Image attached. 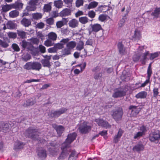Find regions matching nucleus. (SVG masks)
I'll return each instance as SVG.
<instances>
[{"label": "nucleus", "instance_id": "f257e3e1", "mask_svg": "<svg viewBox=\"0 0 160 160\" xmlns=\"http://www.w3.org/2000/svg\"><path fill=\"white\" fill-rule=\"evenodd\" d=\"M76 42L74 41H70L67 43L66 45V48L62 50L63 55L66 56L70 54L71 50L76 47Z\"/></svg>", "mask_w": 160, "mask_h": 160}, {"label": "nucleus", "instance_id": "f03ea898", "mask_svg": "<svg viewBox=\"0 0 160 160\" xmlns=\"http://www.w3.org/2000/svg\"><path fill=\"white\" fill-rule=\"evenodd\" d=\"M38 134L37 130L31 127L29 128L24 132V134L26 137L33 139L37 137Z\"/></svg>", "mask_w": 160, "mask_h": 160}, {"label": "nucleus", "instance_id": "7ed1b4c3", "mask_svg": "<svg viewBox=\"0 0 160 160\" xmlns=\"http://www.w3.org/2000/svg\"><path fill=\"white\" fill-rule=\"evenodd\" d=\"M91 128L90 124L88 122H84L80 124L79 130L81 133H85L90 131Z\"/></svg>", "mask_w": 160, "mask_h": 160}, {"label": "nucleus", "instance_id": "20e7f679", "mask_svg": "<svg viewBox=\"0 0 160 160\" xmlns=\"http://www.w3.org/2000/svg\"><path fill=\"white\" fill-rule=\"evenodd\" d=\"M123 114V112L121 108H119L112 111V116L116 121L121 119Z\"/></svg>", "mask_w": 160, "mask_h": 160}, {"label": "nucleus", "instance_id": "39448f33", "mask_svg": "<svg viewBox=\"0 0 160 160\" xmlns=\"http://www.w3.org/2000/svg\"><path fill=\"white\" fill-rule=\"evenodd\" d=\"M67 110L66 108H63L55 111H52L50 112V115L52 117H58L65 113Z\"/></svg>", "mask_w": 160, "mask_h": 160}, {"label": "nucleus", "instance_id": "423d86ee", "mask_svg": "<svg viewBox=\"0 0 160 160\" xmlns=\"http://www.w3.org/2000/svg\"><path fill=\"white\" fill-rule=\"evenodd\" d=\"M159 132L158 131L152 132L150 134L149 140L152 142L157 143L160 138Z\"/></svg>", "mask_w": 160, "mask_h": 160}, {"label": "nucleus", "instance_id": "0eeeda50", "mask_svg": "<svg viewBox=\"0 0 160 160\" xmlns=\"http://www.w3.org/2000/svg\"><path fill=\"white\" fill-rule=\"evenodd\" d=\"M126 90H124L122 89H116L112 96L114 98L122 97L126 95Z\"/></svg>", "mask_w": 160, "mask_h": 160}, {"label": "nucleus", "instance_id": "6e6552de", "mask_svg": "<svg viewBox=\"0 0 160 160\" xmlns=\"http://www.w3.org/2000/svg\"><path fill=\"white\" fill-rule=\"evenodd\" d=\"M95 121L99 126L105 128H109L111 127V125L107 122L101 119H96Z\"/></svg>", "mask_w": 160, "mask_h": 160}, {"label": "nucleus", "instance_id": "1a4fd4ad", "mask_svg": "<svg viewBox=\"0 0 160 160\" xmlns=\"http://www.w3.org/2000/svg\"><path fill=\"white\" fill-rule=\"evenodd\" d=\"M37 2L35 0H31L26 7V9L28 11H34L36 9V5Z\"/></svg>", "mask_w": 160, "mask_h": 160}, {"label": "nucleus", "instance_id": "9d476101", "mask_svg": "<svg viewBox=\"0 0 160 160\" xmlns=\"http://www.w3.org/2000/svg\"><path fill=\"white\" fill-rule=\"evenodd\" d=\"M76 136L77 134L75 132L69 134L66 139V142L68 144H70L75 139Z\"/></svg>", "mask_w": 160, "mask_h": 160}, {"label": "nucleus", "instance_id": "9b49d317", "mask_svg": "<svg viewBox=\"0 0 160 160\" xmlns=\"http://www.w3.org/2000/svg\"><path fill=\"white\" fill-rule=\"evenodd\" d=\"M38 155L42 159L45 158L46 157V151L42 148H40L37 151Z\"/></svg>", "mask_w": 160, "mask_h": 160}, {"label": "nucleus", "instance_id": "f8f14e48", "mask_svg": "<svg viewBox=\"0 0 160 160\" xmlns=\"http://www.w3.org/2000/svg\"><path fill=\"white\" fill-rule=\"evenodd\" d=\"M53 127L56 130L58 134L60 135L64 130V128L62 126H57L55 124H53Z\"/></svg>", "mask_w": 160, "mask_h": 160}, {"label": "nucleus", "instance_id": "ddd939ff", "mask_svg": "<svg viewBox=\"0 0 160 160\" xmlns=\"http://www.w3.org/2000/svg\"><path fill=\"white\" fill-rule=\"evenodd\" d=\"M68 25L70 27L75 28L78 26V22L75 19H72L69 21Z\"/></svg>", "mask_w": 160, "mask_h": 160}, {"label": "nucleus", "instance_id": "4468645a", "mask_svg": "<svg viewBox=\"0 0 160 160\" xmlns=\"http://www.w3.org/2000/svg\"><path fill=\"white\" fill-rule=\"evenodd\" d=\"M144 148V146L142 144L139 143L133 147V150L134 151L139 152L143 151Z\"/></svg>", "mask_w": 160, "mask_h": 160}, {"label": "nucleus", "instance_id": "2eb2a0df", "mask_svg": "<svg viewBox=\"0 0 160 160\" xmlns=\"http://www.w3.org/2000/svg\"><path fill=\"white\" fill-rule=\"evenodd\" d=\"M144 48L143 47H140L138 49V50L139 52V54L140 57H142V58L143 59H145L146 58V56L148 54V51H145V52L142 53L143 52V50Z\"/></svg>", "mask_w": 160, "mask_h": 160}, {"label": "nucleus", "instance_id": "dca6fc26", "mask_svg": "<svg viewBox=\"0 0 160 160\" xmlns=\"http://www.w3.org/2000/svg\"><path fill=\"white\" fill-rule=\"evenodd\" d=\"M32 70L39 71L42 68V65L39 62H32Z\"/></svg>", "mask_w": 160, "mask_h": 160}, {"label": "nucleus", "instance_id": "f3484780", "mask_svg": "<svg viewBox=\"0 0 160 160\" xmlns=\"http://www.w3.org/2000/svg\"><path fill=\"white\" fill-rule=\"evenodd\" d=\"M147 95V92L145 91H141L135 95V97L138 99L145 98Z\"/></svg>", "mask_w": 160, "mask_h": 160}, {"label": "nucleus", "instance_id": "a211bd4d", "mask_svg": "<svg viewBox=\"0 0 160 160\" xmlns=\"http://www.w3.org/2000/svg\"><path fill=\"white\" fill-rule=\"evenodd\" d=\"M12 8L20 9L22 8L23 4L19 1L15 2L14 3L12 4Z\"/></svg>", "mask_w": 160, "mask_h": 160}, {"label": "nucleus", "instance_id": "6ab92c4d", "mask_svg": "<svg viewBox=\"0 0 160 160\" xmlns=\"http://www.w3.org/2000/svg\"><path fill=\"white\" fill-rule=\"evenodd\" d=\"M68 21L67 19L62 18V21H58L56 22V25L57 27L58 28H61L64 25L65 23H67Z\"/></svg>", "mask_w": 160, "mask_h": 160}, {"label": "nucleus", "instance_id": "aec40b11", "mask_svg": "<svg viewBox=\"0 0 160 160\" xmlns=\"http://www.w3.org/2000/svg\"><path fill=\"white\" fill-rule=\"evenodd\" d=\"M98 3L96 1L91 2L89 4L86 5V8L88 9L94 8L98 5Z\"/></svg>", "mask_w": 160, "mask_h": 160}, {"label": "nucleus", "instance_id": "412c9836", "mask_svg": "<svg viewBox=\"0 0 160 160\" xmlns=\"http://www.w3.org/2000/svg\"><path fill=\"white\" fill-rule=\"evenodd\" d=\"M12 4H6L1 6L3 12H7L12 8Z\"/></svg>", "mask_w": 160, "mask_h": 160}, {"label": "nucleus", "instance_id": "4be33fe9", "mask_svg": "<svg viewBox=\"0 0 160 160\" xmlns=\"http://www.w3.org/2000/svg\"><path fill=\"white\" fill-rule=\"evenodd\" d=\"M123 133L121 129H119V130L117 134L116 135L114 138V142L115 143H117L118 141L119 138H121Z\"/></svg>", "mask_w": 160, "mask_h": 160}, {"label": "nucleus", "instance_id": "5701e85b", "mask_svg": "<svg viewBox=\"0 0 160 160\" xmlns=\"http://www.w3.org/2000/svg\"><path fill=\"white\" fill-rule=\"evenodd\" d=\"M48 39L53 41L56 40L57 37V34L53 32H49L48 34Z\"/></svg>", "mask_w": 160, "mask_h": 160}, {"label": "nucleus", "instance_id": "b1692460", "mask_svg": "<svg viewBox=\"0 0 160 160\" xmlns=\"http://www.w3.org/2000/svg\"><path fill=\"white\" fill-rule=\"evenodd\" d=\"M71 14V11L68 8H65L62 10L60 13V15L62 16H68Z\"/></svg>", "mask_w": 160, "mask_h": 160}, {"label": "nucleus", "instance_id": "393cba45", "mask_svg": "<svg viewBox=\"0 0 160 160\" xmlns=\"http://www.w3.org/2000/svg\"><path fill=\"white\" fill-rule=\"evenodd\" d=\"M2 128L3 131L6 132L8 131L10 129V126L9 124L6 123L4 124H0V128Z\"/></svg>", "mask_w": 160, "mask_h": 160}, {"label": "nucleus", "instance_id": "a878e982", "mask_svg": "<svg viewBox=\"0 0 160 160\" xmlns=\"http://www.w3.org/2000/svg\"><path fill=\"white\" fill-rule=\"evenodd\" d=\"M21 24L24 26L28 27L31 24V21L30 20L26 18H23L21 21Z\"/></svg>", "mask_w": 160, "mask_h": 160}, {"label": "nucleus", "instance_id": "bb28decb", "mask_svg": "<svg viewBox=\"0 0 160 160\" xmlns=\"http://www.w3.org/2000/svg\"><path fill=\"white\" fill-rule=\"evenodd\" d=\"M92 31L95 32H98L102 29L101 25L98 24H96L92 25Z\"/></svg>", "mask_w": 160, "mask_h": 160}, {"label": "nucleus", "instance_id": "cd10ccee", "mask_svg": "<svg viewBox=\"0 0 160 160\" xmlns=\"http://www.w3.org/2000/svg\"><path fill=\"white\" fill-rule=\"evenodd\" d=\"M6 25L7 28L9 29H13L15 28L16 26V24L12 21H8L6 24Z\"/></svg>", "mask_w": 160, "mask_h": 160}, {"label": "nucleus", "instance_id": "c85d7f7f", "mask_svg": "<svg viewBox=\"0 0 160 160\" xmlns=\"http://www.w3.org/2000/svg\"><path fill=\"white\" fill-rule=\"evenodd\" d=\"M118 48L120 53L121 54H124L126 52L125 48L123 47V45L121 42H119L118 45Z\"/></svg>", "mask_w": 160, "mask_h": 160}, {"label": "nucleus", "instance_id": "c756f323", "mask_svg": "<svg viewBox=\"0 0 160 160\" xmlns=\"http://www.w3.org/2000/svg\"><path fill=\"white\" fill-rule=\"evenodd\" d=\"M19 15V12L16 10H13L9 13V16L12 18H15Z\"/></svg>", "mask_w": 160, "mask_h": 160}, {"label": "nucleus", "instance_id": "7c9ffc66", "mask_svg": "<svg viewBox=\"0 0 160 160\" xmlns=\"http://www.w3.org/2000/svg\"><path fill=\"white\" fill-rule=\"evenodd\" d=\"M133 37L136 39H140L141 38L140 31L137 29L135 30L134 31V33Z\"/></svg>", "mask_w": 160, "mask_h": 160}, {"label": "nucleus", "instance_id": "2f4dec72", "mask_svg": "<svg viewBox=\"0 0 160 160\" xmlns=\"http://www.w3.org/2000/svg\"><path fill=\"white\" fill-rule=\"evenodd\" d=\"M84 43L81 41H80L78 43L76 47V49L77 50L81 51L84 48Z\"/></svg>", "mask_w": 160, "mask_h": 160}, {"label": "nucleus", "instance_id": "473e14b6", "mask_svg": "<svg viewBox=\"0 0 160 160\" xmlns=\"http://www.w3.org/2000/svg\"><path fill=\"white\" fill-rule=\"evenodd\" d=\"M63 2L61 0L56 1L54 2V5L57 8H61L63 6Z\"/></svg>", "mask_w": 160, "mask_h": 160}, {"label": "nucleus", "instance_id": "72a5a7b5", "mask_svg": "<svg viewBox=\"0 0 160 160\" xmlns=\"http://www.w3.org/2000/svg\"><path fill=\"white\" fill-rule=\"evenodd\" d=\"M22 46L24 48L29 49L32 46V45L29 42L23 41L22 42Z\"/></svg>", "mask_w": 160, "mask_h": 160}, {"label": "nucleus", "instance_id": "f704fd0d", "mask_svg": "<svg viewBox=\"0 0 160 160\" xmlns=\"http://www.w3.org/2000/svg\"><path fill=\"white\" fill-rule=\"evenodd\" d=\"M23 68L26 69L32 70V62H27L24 66Z\"/></svg>", "mask_w": 160, "mask_h": 160}, {"label": "nucleus", "instance_id": "c9c22d12", "mask_svg": "<svg viewBox=\"0 0 160 160\" xmlns=\"http://www.w3.org/2000/svg\"><path fill=\"white\" fill-rule=\"evenodd\" d=\"M88 18L86 17H82L79 18V22L83 24H85L88 22Z\"/></svg>", "mask_w": 160, "mask_h": 160}, {"label": "nucleus", "instance_id": "e433bc0d", "mask_svg": "<svg viewBox=\"0 0 160 160\" xmlns=\"http://www.w3.org/2000/svg\"><path fill=\"white\" fill-rule=\"evenodd\" d=\"M152 15L156 18L160 17V10L159 8H156Z\"/></svg>", "mask_w": 160, "mask_h": 160}, {"label": "nucleus", "instance_id": "4c0bfd02", "mask_svg": "<svg viewBox=\"0 0 160 160\" xmlns=\"http://www.w3.org/2000/svg\"><path fill=\"white\" fill-rule=\"evenodd\" d=\"M52 40L48 39L45 41L44 44L47 47H50L53 45L54 43L52 42Z\"/></svg>", "mask_w": 160, "mask_h": 160}, {"label": "nucleus", "instance_id": "58836bf2", "mask_svg": "<svg viewBox=\"0 0 160 160\" xmlns=\"http://www.w3.org/2000/svg\"><path fill=\"white\" fill-rule=\"evenodd\" d=\"M33 18L36 20H38L41 18L42 17V15L39 13H37L32 14Z\"/></svg>", "mask_w": 160, "mask_h": 160}, {"label": "nucleus", "instance_id": "ea45409f", "mask_svg": "<svg viewBox=\"0 0 160 160\" xmlns=\"http://www.w3.org/2000/svg\"><path fill=\"white\" fill-rule=\"evenodd\" d=\"M139 54V52L138 49L137 52L133 56V60L134 62H137L139 59L140 57Z\"/></svg>", "mask_w": 160, "mask_h": 160}, {"label": "nucleus", "instance_id": "a19ab883", "mask_svg": "<svg viewBox=\"0 0 160 160\" xmlns=\"http://www.w3.org/2000/svg\"><path fill=\"white\" fill-rule=\"evenodd\" d=\"M31 58V56L29 54H24L23 55L22 57V60L25 61H27L30 60Z\"/></svg>", "mask_w": 160, "mask_h": 160}, {"label": "nucleus", "instance_id": "79ce46f5", "mask_svg": "<svg viewBox=\"0 0 160 160\" xmlns=\"http://www.w3.org/2000/svg\"><path fill=\"white\" fill-rule=\"evenodd\" d=\"M159 54H160V52H156L151 54L150 59L151 60H153L155 58L158 57Z\"/></svg>", "mask_w": 160, "mask_h": 160}, {"label": "nucleus", "instance_id": "37998d69", "mask_svg": "<svg viewBox=\"0 0 160 160\" xmlns=\"http://www.w3.org/2000/svg\"><path fill=\"white\" fill-rule=\"evenodd\" d=\"M152 73V70L151 69V63H150L149 65L147 70V73L148 75V79H149Z\"/></svg>", "mask_w": 160, "mask_h": 160}, {"label": "nucleus", "instance_id": "c03bdc74", "mask_svg": "<svg viewBox=\"0 0 160 160\" xmlns=\"http://www.w3.org/2000/svg\"><path fill=\"white\" fill-rule=\"evenodd\" d=\"M41 62L43 67H49L50 65V63L49 60L44 59L41 61Z\"/></svg>", "mask_w": 160, "mask_h": 160}, {"label": "nucleus", "instance_id": "a18cd8bd", "mask_svg": "<svg viewBox=\"0 0 160 160\" xmlns=\"http://www.w3.org/2000/svg\"><path fill=\"white\" fill-rule=\"evenodd\" d=\"M86 44L90 46L94 45L95 41L94 40L92 39H88L86 42Z\"/></svg>", "mask_w": 160, "mask_h": 160}, {"label": "nucleus", "instance_id": "49530a36", "mask_svg": "<svg viewBox=\"0 0 160 160\" xmlns=\"http://www.w3.org/2000/svg\"><path fill=\"white\" fill-rule=\"evenodd\" d=\"M143 135V134H142V132H138L134 134L133 138L135 139H138L141 137Z\"/></svg>", "mask_w": 160, "mask_h": 160}, {"label": "nucleus", "instance_id": "de8ad7c7", "mask_svg": "<svg viewBox=\"0 0 160 160\" xmlns=\"http://www.w3.org/2000/svg\"><path fill=\"white\" fill-rule=\"evenodd\" d=\"M88 15L90 18H94L95 17L96 13L93 10H91L88 12Z\"/></svg>", "mask_w": 160, "mask_h": 160}, {"label": "nucleus", "instance_id": "09e8293b", "mask_svg": "<svg viewBox=\"0 0 160 160\" xmlns=\"http://www.w3.org/2000/svg\"><path fill=\"white\" fill-rule=\"evenodd\" d=\"M0 45L2 47L6 48L8 46V44L6 41H3L0 39Z\"/></svg>", "mask_w": 160, "mask_h": 160}, {"label": "nucleus", "instance_id": "8fccbe9b", "mask_svg": "<svg viewBox=\"0 0 160 160\" xmlns=\"http://www.w3.org/2000/svg\"><path fill=\"white\" fill-rule=\"evenodd\" d=\"M51 7L49 4L45 5L44 7V11L46 12H48L51 10Z\"/></svg>", "mask_w": 160, "mask_h": 160}, {"label": "nucleus", "instance_id": "3c124183", "mask_svg": "<svg viewBox=\"0 0 160 160\" xmlns=\"http://www.w3.org/2000/svg\"><path fill=\"white\" fill-rule=\"evenodd\" d=\"M106 6H103V5H101L99 6L98 8V11H100L102 12H105L106 11Z\"/></svg>", "mask_w": 160, "mask_h": 160}, {"label": "nucleus", "instance_id": "603ef678", "mask_svg": "<svg viewBox=\"0 0 160 160\" xmlns=\"http://www.w3.org/2000/svg\"><path fill=\"white\" fill-rule=\"evenodd\" d=\"M46 22L47 24L50 25H52L54 23V20L52 18H48L46 20Z\"/></svg>", "mask_w": 160, "mask_h": 160}, {"label": "nucleus", "instance_id": "864d4df0", "mask_svg": "<svg viewBox=\"0 0 160 160\" xmlns=\"http://www.w3.org/2000/svg\"><path fill=\"white\" fill-rule=\"evenodd\" d=\"M107 17L106 15L101 14L99 16L98 20L101 22H103L106 19Z\"/></svg>", "mask_w": 160, "mask_h": 160}, {"label": "nucleus", "instance_id": "5fc2aeb1", "mask_svg": "<svg viewBox=\"0 0 160 160\" xmlns=\"http://www.w3.org/2000/svg\"><path fill=\"white\" fill-rule=\"evenodd\" d=\"M18 34L19 36L22 38H24L26 35V33L22 31H18Z\"/></svg>", "mask_w": 160, "mask_h": 160}, {"label": "nucleus", "instance_id": "6e6d98bb", "mask_svg": "<svg viewBox=\"0 0 160 160\" xmlns=\"http://www.w3.org/2000/svg\"><path fill=\"white\" fill-rule=\"evenodd\" d=\"M83 1L82 0H77L76 2V6L79 7L83 5Z\"/></svg>", "mask_w": 160, "mask_h": 160}, {"label": "nucleus", "instance_id": "4d7b16f0", "mask_svg": "<svg viewBox=\"0 0 160 160\" xmlns=\"http://www.w3.org/2000/svg\"><path fill=\"white\" fill-rule=\"evenodd\" d=\"M22 144L21 142H16L15 143V149H19L21 148V146Z\"/></svg>", "mask_w": 160, "mask_h": 160}, {"label": "nucleus", "instance_id": "13d9d810", "mask_svg": "<svg viewBox=\"0 0 160 160\" xmlns=\"http://www.w3.org/2000/svg\"><path fill=\"white\" fill-rule=\"evenodd\" d=\"M54 46L56 49H61L63 48V44L61 43H58L56 44Z\"/></svg>", "mask_w": 160, "mask_h": 160}, {"label": "nucleus", "instance_id": "bf43d9fd", "mask_svg": "<svg viewBox=\"0 0 160 160\" xmlns=\"http://www.w3.org/2000/svg\"><path fill=\"white\" fill-rule=\"evenodd\" d=\"M48 51L49 53H55L57 52V49H56L55 46L51 48H50L48 50Z\"/></svg>", "mask_w": 160, "mask_h": 160}, {"label": "nucleus", "instance_id": "052dcab7", "mask_svg": "<svg viewBox=\"0 0 160 160\" xmlns=\"http://www.w3.org/2000/svg\"><path fill=\"white\" fill-rule=\"evenodd\" d=\"M38 37L40 38L42 40L44 39L46 35H45L44 34L40 32H38Z\"/></svg>", "mask_w": 160, "mask_h": 160}, {"label": "nucleus", "instance_id": "680f3d73", "mask_svg": "<svg viewBox=\"0 0 160 160\" xmlns=\"http://www.w3.org/2000/svg\"><path fill=\"white\" fill-rule=\"evenodd\" d=\"M30 40L31 42L33 44H38L39 42V40L36 38H32Z\"/></svg>", "mask_w": 160, "mask_h": 160}, {"label": "nucleus", "instance_id": "e2e57ef3", "mask_svg": "<svg viewBox=\"0 0 160 160\" xmlns=\"http://www.w3.org/2000/svg\"><path fill=\"white\" fill-rule=\"evenodd\" d=\"M102 76V73L100 72H96L94 75V78L95 79H98Z\"/></svg>", "mask_w": 160, "mask_h": 160}, {"label": "nucleus", "instance_id": "0e129e2a", "mask_svg": "<svg viewBox=\"0 0 160 160\" xmlns=\"http://www.w3.org/2000/svg\"><path fill=\"white\" fill-rule=\"evenodd\" d=\"M40 51L42 53H44L46 51V48L44 46L42 45H40L39 47Z\"/></svg>", "mask_w": 160, "mask_h": 160}, {"label": "nucleus", "instance_id": "69168bd1", "mask_svg": "<svg viewBox=\"0 0 160 160\" xmlns=\"http://www.w3.org/2000/svg\"><path fill=\"white\" fill-rule=\"evenodd\" d=\"M36 102L32 100H28L27 101L26 105L27 106L32 105H34Z\"/></svg>", "mask_w": 160, "mask_h": 160}, {"label": "nucleus", "instance_id": "338daca9", "mask_svg": "<svg viewBox=\"0 0 160 160\" xmlns=\"http://www.w3.org/2000/svg\"><path fill=\"white\" fill-rule=\"evenodd\" d=\"M13 49L16 51H19L20 50L18 46L16 44H13L12 45Z\"/></svg>", "mask_w": 160, "mask_h": 160}, {"label": "nucleus", "instance_id": "774afa93", "mask_svg": "<svg viewBox=\"0 0 160 160\" xmlns=\"http://www.w3.org/2000/svg\"><path fill=\"white\" fill-rule=\"evenodd\" d=\"M44 25H45L43 22H40L37 24L36 27L37 28L41 29L44 27Z\"/></svg>", "mask_w": 160, "mask_h": 160}]
</instances>
